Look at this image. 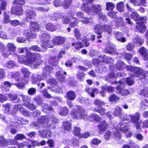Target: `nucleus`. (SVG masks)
<instances>
[{
	"mask_svg": "<svg viewBox=\"0 0 148 148\" xmlns=\"http://www.w3.org/2000/svg\"><path fill=\"white\" fill-rule=\"evenodd\" d=\"M73 134L75 136H78L80 134V129L77 127H75L74 128Z\"/></svg>",
	"mask_w": 148,
	"mask_h": 148,
	"instance_id": "6e6d98bb",
	"label": "nucleus"
},
{
	"mask_svg": "<svg viewBox=\"0 0 148 148\" xmlns=\"http://www.w3.org/2000/svg\"><path fill=\"white\" fill-rule=\"evenodd\" d=\"M131 18L136 21L139 20L140 19V17L136 12H134L131 14Z\"/></svg>",
	"mask_w": 148,
	"mask_h": 148,
	"instance_id": "49530a36",
	"label": "nucleus"
},
{
	"mask_svg": "<svg viewBox=\"0 0 148 148\" xmlns=\"http://www.w3.org/2000/svg\"><path fill=\"white\" fill-rule=\"evenodd\" d=\"M72 46H75V48L76 50H79V48H81L82 47V43L80 42H76L75 43H73L72 44Z\"/></svg>",
	"mask_w": 148,
	"mask_h": 148,
	"instance_id": "603ef678",
	"label": "nucleus"
},
{
	"mask_svg": "<svg viewBox=\"0 0 148 148\" xmlns=\"http://www.w3.org/2000/svg\"><path fill=\"white\" fill-rule=\"evenodd\" d=\"M99 58L100 61H102L103 62L108 63L111 61H110V60H112V58H108V57L105 56L104 55H102L99 56Z\"/></svg>",
	"mask_w": 148,
	"mask_h": 148,
	"instance_id": "2f4dec72",
	"label": "nucleus"
},
{
	"mask_svg": "<svg viewBox=\"0 0 148 148\" xmlns=\"http://www.w3.org/2000/svg\"><path fill=\"white\" fill-rule=\"evenodd\" d=\"M89 117L93 119L94 120L98 122L101 120V118L99 115L95 114H93L89 116Z\"/></svg>",
	"mask_w": 148,
	"mask_h": 148,
	"instance_id": "4c0bfd02",
	"label": "nucleus"
},
{
	"mask_svg": "<svg viewBox=\"0 0 148 148\" xmlns=\"http://www.w3.org/2000/svg\"><path fill=\"white\" fill-rule=\"evenodd\" d=\"M25 135L20 134H17L14 137V139L16 140H21L25 138Z\"/></svg>",
	"mask_w": 148,
	"mask_h": 148,
	"instance_id": "680f3d73",
	"label": "nucleus"
},
{
	"mask_svg": "<svg viewBox=\"0 0 148 148\" xmlns=\"http://www.w3.org/2000/svg\"><path fill=\"white\" fill-rule=\"evenodd\" d=\"M116 49L112 46H109L106 47L104 49L105 52L111 54L114 53Z\"/></svg>",
	"mask_w": 148,
	"mask_h": 148,
	"instance_id": "7c9ffc66",
	"label": "nucleus"
},
{
	"mask_svg": "<svg viewBox=\"0 0 148 148\" xmlns=\"http://www.w3.org/2000/svg\"><path fill=\"white\" fill-rule=\"evenodd\" d=\"M9 75L11 76L12 78H14L16 79V81L17 82L19 81V79L18 77L20 76V74L18 72H16L13 73L12 72H10L8 73Z\"/></svg>",
	"mask_w": 148,
	"mask_h": 148,
	"instance_id": "a18cd8bd",
	"label": "nucleus"
},
{
	"mask_svg": "<svg viewBox=\"0 0 148 148\" xmlns=\"http://www.w3.org/2000/svg\"><path fill=\"white\" fill-rule=\"evenodd\" d=\"M70 20L71 21L70 22L69 25L71 27H74L77 26L79 22V21L77 18L72 17V19H70Z\"/></svg>",
	"mask_w": 148,
	"mask_h": 148,
	"instance_id": "cd10ccee",
	"label": "nucleus"
},
{
	"mask_svg": "<svg viewBox=\"0 0 148 148\" xmlns=\"http://www.w3.org/2000/svg\"><path fill=\"white\" fill-rule=\"evenodd\" d=\"M114 34L115 37L118 41L122 42H126V39L125 37H123V33L121 32H115Z\"/></svg>",
	"mask_w": 148,
	"mask_h": 148,
	"instance_id": "ddd939ff",
	"label": "nucleus"
},
{
	"mask_svg": "<svg viewBox=\"0 0 148 148\" xmlns=\"http://www.w3.org/2000/svg\"><path fill=\"white\" fill-rule=\"evenodd\" d=\"M93 110L95 112L99 113L101 115H103L105 114V109L104 108L101 107V106L100 107V108H95L94 110Z\"/></svg>",
	"mask_w": 148,
	"mask_h": 148,
	"instance_id": "72a5a7b5",
	"label": "nucleus"
},
{
	"mask_svg": "<svg viewBox=\"0 0 148 148\" xmlns=\"http://www.w3.org/2000/svg\"><path fill=\"white\" fill-rule=\"evenodd\" d=\"M23 105L31 110H34L36 108V106L33 103H30L29 102L27 103L23 104Z\"/></svg>",
	"mask_w": 148,
	"mask_h": 148,
	"instance_id": "473e14b6",
	"label": "nucleus"
},
{
	"mask_svg": "<svg viewBox=\"0 0 148 148\" xmlns=\"http://www.w3.org/2000/svg\"><path fill=\"white\" fill-rule=\"evenodd\" d=\"M140 114L139 113H136L134 115H130L131 121L135 125L137 130L141 129L140 124L141 121L140 120Z\"/></svg>",
	"mask_w": 148,
	"mask_h": 148,
	"instance_id": "39448f33",
	"label": "nucleus"
},
{
	"mask_svg": "<svg viewBox=\"0 0 148 148\" xmlns=\"http://www.w3.org/2000/svg\"><path fill=\"white\" fill-rule=\"evenodd\" d=\"M137 23L136 27L138 30L141 33L144 32L146 30V27L144 23H141L140 21L137 22Z\"/></svg>",
	"mask_w": 148,
	"mask_h": 148,
	"instance_id": "5701e85b",
	"label": "nucleus"
},
{
	"mask_svg": "<svg viewBox=\"0 0 148 148\" xmlns=\"http://www.w3.org/2000/svg\"><path fill=\"white\" fill-rule=\"evenodd\" d=\"M6 49L5 45L0 42V51L2 53V56L4 58H7L11 54V52H6Z\"/></svg>",
	"mask_w": 148,
	"mask_h": 148,
	"instance_id": "9b49d317",
	"label": "nucleus"
},
{
	"mask_svg": "<svg viewBox=\"0 0 148 148\" xmlns=\"http://www.w3.org/2000/svg\"><path fill=\"white\" fill-rule=\"evenodd\" d=\"M41 40L42 41L41 46L45 48H50V44L52 43V41H50V36L46 33H43L40 37Z\"/></svg>",
	"mask_w": 148,
	"mask_h": 148,
	"instance_id": "20e7f679",
	"label": "nucleus"
},
{
	"mask_svg": "<svg viewBox=\"0 0 148 148\" xmlns=\"http://www.w3.org/2000/svg\"><path fill=\"white\" fill-rule=\"evenodd\" d=\"M85 91L88 93L90 94L92 97H95L94 93L97 94L98 93V90L97 89L94 88H86L85 90Z\"/></svg>",
	"mask_w": 148,
	"mask_h": 148,
	"instance_id": "6ab92c4d",
	"label": "nucleus"
},
{
	"mask_svg": "<svg viewBox=\"0 0 148 148\" xmlns=\"http://www.w3.org/2000/svg\"><path fill=\"white\" fill-rule=\"evenodd\" d=\"M43 95L46 97L48 98H51V95L48 93L47 90L46 89H45L42 91Z\"/></svg>",
	"mask_w": 148,
	"mask_h": 148,
	"instance_id": "774afa93",
	"label": "nucleus"
},
{
	"mask_svg": "<svg viewBox=\"0 0 148 148\" xmlns=\"http://www.w3.org/2000/svg\"><path fill=\"white\" fill-rule=\"evenodd\" d=\"M46 28L47 30L51 32H53L57 29V26L51 23H48L46 25Z\"/></svg>",
	"mask_w": 148,
	"mask_h": 148,
	"instance_id": "b1692460",
	"label": "nucleus"
},
{
	"mask_svg": "<svg viewBox=\"0 0 148 148\" xmlns=\"http://www.w3.org/2000/svg\"><path fill=\"white\" fill-rule=\"evenodd\" d=\"M122 114V110L121 108L119 106L116 107L115 108L114 115L115 116H120Z\"/></svg>",
	"mask_w": 148,
	"mask_h": 148,
	"instance_id": "58836bf2",
	"label": "nucleus"
},
{
	"mask_svg": "<svg viewBox=\"0 0 148 148\" xmlns=\"http://www.w3.org/2000/svg\"><path fill=\"white\" fill-rule=\"evenodd\" d=\"M81 20V21L84 24H86L90 22H92L93 20L92 19L90 18L88 19L84 17V18Z\"/></svg>",
	"mask_w": 148,
	"mask_h": 148,
	"instance_id": "69168bd1",
	"label": "nucleus"
},
{
	"mask_svg": "<svg viewBox=\"0 0 148 148\" xmlns=\"http://www.w3.org/2000/svg\"><path fill=\"white\" fill-rule=\"evenodd\" d=\"M94 29L96 34H101L104 30L107 31L109 34L111 33L112 32L110 26L106 25L97 24L94 28Z\"/></svg>",
	"mask_w": 148,
	"mask_h": 148,
	"instance_id": "7ed1b4c3",
	"label": "nucleus"
},
{
	"mask_svg": "<svg viewBox=\"0 0 148 148\" xmlns=\"http://www.w3.org/2000/svg\"><path fill=\"white\" fill-rule=\"evenodd\" d=\"M116 9L118 11L120 12H123L124 9L123 2H121L118 3L116 5Z\"/></svg>",
	"mask_w": 148,
	"mask_h": 148,
	"instance_id": "e433bc0d",
	"label": "nucleus"
},
{
	"mask_svg": "<svg viewBox=\"0 0 148 148\" xmlns=\"http://www.w3.org/2000/svg\"><path fill=\"white\" fill-rule=\"evenodd\" d=\"M31 27L34 30L38 31L39 29V25L37 22L32 21L30 22Z\"/></svg>",
	"mask_w": 148,
	"mask_h": 148,
	"instance_id": "f704fd0d",
	"label": "nucleus"
},
{
	"mask_svg": "<svg viewBox=\"0 0 148 148\" xmlns=\"http://www.w3.org/2000/svg\"><path fill=\"white\" fill-rule=\"evenodd\" d=\"M23 34L27 38L33 39L36 37L34 32L29 29H25L23 31Z\"/></svg>",
	"mask_w": 148,
	"mask_h": 148,
	"instance_id": "1a4fd4ad",
	"label": "nucleus"
},
{
	"mask_svg": "<svg viewBox=\"0 0 148 148\" xmlns=\"http://www.w3.org/2000/svg\"><path fill=\"white\" fill-rule=\"evenodd\" d=\"M52 66H48L45 67L43 70V74L45 76L49 75L53 70Z\"/></svg>",
	"mask_w": 148,
	"mask_h": 148,
	"instance_id": "393cba45",
	"label": "nucleus"
},
{
	"mask_svg": "<svg viewBox=\"0 0 148 148\" xmlns=\"http://www.w3.org/2000/svg\"><path fill=\"white\" fill-rule=\"evenodd\" d=\"M106 9L108 10L112 11L115 7L114 4L112 2H107L106 3Z\"/></svg>",
	"mask_w": 148,
	"mask_h": 148,
	"instance_id": "37998d69",
	"label": "nucleus"
},
{
	"mask_svg": "<svg viewBox=\"0 0 148 148\" xmlns=\"http://www.w3.org/2000/svg\"><path fill=\"white\" fill-rule=\"evenodd\" d=\"M10 107V105L9 103H7L3 106V109L5 110L4 112L9 114H12V113L9 112Z\"/></svg>",
	"mask_w": 148,
	"mask_h": 148,
	"instance_id": "79ce46f5",
	"label": "nucleus"
},
{
	"mask_svg": "<svg viewBox=\"0 0 148 148\" xmlns=\"http://www.w3.org/2000/svg\"><path fill=\"white\" fill-rule=\"evenodd\" d=\"M51 134V132L50 131L48 130H43L42 132H39V135L41 137H46L49 138L50 137Z\"/></svg>",
	"mask_w": 148,
	"mask_h": 148,
	"instance_id": "aec40b11",
	"label": "nucleus"
},
{
	"mask_svg": "<svg viewBox=\"0 0 148 148\" xmlns=\"http://www.w3.org/2000/svg\"><path fill=\"white\" fill-rule=\"evenodd\" d=\"M10 23L11 25L14 26H16L21 24L20 21L16 19L14 20H11L10 21Z\"/></svg>",
	"mask_w": 148,
	"mask_h": 148,
	"instance_id": "052dcab7",
	"label": "nucleus"
},
{
	"mask_svg": "<svg viewBox=\"0 0 148 148\" xmlns=\"http://www.w3.org/2000/svg\"><path fill=\"white\" fill-rule=\"evenodd\" d=\"M58 61L55 56L51 57L49 60V63L52 65L56 66L58 63Z\"/></svg>",
	"mask_w": 148,
	"mask_h": 148,
	"instance_id": "a878e982",
	"label": "nucleus"
},
{
	"mask_svg": "<svg viewBox=\"0 0 148 148\" xmlns=\"http://www.w3.org/2000/svg\"><path fill=\"white\" fill-rule=\"evenodd\" d=\"M21 71L23 74L25 78H28L29 76L30 73L27 69L23 68L21 69Z\"/></svg>",
	"mask_w": 148,
	"mask_h": 148,
	"instance_id": "c756f323",
	"label": "nucleus"
},
{
	"mask_svg": "<svg viewBox=\"0 0 148 148\" xmlns=\"http://www.w3.org/2000/svg\"><path fill=\"white\" fill-rule=\"evenodd\" d=\"M34 100L36 101L38 104L39 105H41L42 103V100L41 97L39 96H37L34 97Z\"/></svg>",
	"mask_w": 148,
	"mask_h": 148,
	"instance_id": "e2e57ef3",
	"label": "nucleus"
},
{
	"mask_svg": "<svg viewBox=\"0 0 148 148\" xmlns=\"http://www.w3.org/2000/svg\"><path fill=\"white\" fill-rule=\"evenodd\" d=\"M11 11L12 13L17 15H20L22 14L23 10L21 7L14 5L12 7Z\"/></svg>",
	"mask_w": 148,
	"mask_h": 148,
	"instance_id": "9d476101",
	"label": "nucleus"
},
{
	"mask_svg": "<svg viewBox=\"0 0 148 148\" xmlns=\"http://www.w3.org/2000/svg\"><path fill=\"white\" fill-rule=\"evenodd\" d=\"M67 98L71 101L74 100L75 98L76 95L75 93L73 91L68 92L66 94Z\"/></svg>",
	"mask_w": 148,
	"mask_h": 148,
	"instance_id": "412c9836",
	"label": "nucleus"
},
{
	"mask_svg": "<svg viewBox=\"0 0 148 148\" xmlns=\"http://www.w3.org/2000/svg\"><path fill=\"white\" fill-rule=\"evenodd\" d=\"M23 108L21 104H16L13 108V112L16 113L18 110L20 111V110Z\"/></svg>",
	"mask_w": 148,
	"mask_h": 148,
	"instance_id": "864d4df0",
	"label": "nucleus"
},
{
	"mask_svg": "<svg viewBox=\"0 0 148 148\" xmlns=\"http://www.w3.org/2000/svg\"><path fill=\"white\" fill-rule=\"evenodd\" d=\"M15 65V62L13 61H10L7 62L6 64V66L8 68H11L14 67Z\"/></svg>",
	"mask_w": 148,
	"mask_h": 148,
	"instance_id": "4d7b16f0",
	"label": "nucleus"
},
{
	"mask_svg": "<svg viewBox=\"0 0 148 148\" xmlns=\"http://www.w3.org/2000/svg\"><path fill=\"white\" fill-rule=\"evenodd\" d=\"M90 9L92 11L98 14H99L101 12V7L100 5H92L91 6Z\"/></svg>",
	"mask_w": 148,
	"mask_h": 148,
	"instance_id": "2eb2a0df",
	"label": "nucleus"
},
{
	"mask_svg": "<svg viewBox=\"0 0 148 148\" xmlns=\"http://www.w3.org/2000/svg\"><path fill=\"white\" fill-rule=\"evenodd\" d=\"M94 104L95 105L98 106V107L100 108L101 106H103L105 103L102 101L96 99L94 101Z\"/></svg>",
	"mask_w": 148,
	"mask_h": 148,
	"instance_id": "3c124183",
	"label": "nucleus"
},
{
	"mask_svg": "<svg viewBox=\"0 0 148 148\" xmlns=\"http://www.w3.org/2000/svg\"><path fill=\"white\" fill-rule=\"evenodd\" d=\"M139 52L144 60H148L147 50L146 48L143 47H141L139 49Z\"/></svg>",
	"mask_w": 148,
	"mask_h": 148,
	"instance_id": "dca6fc26",
	"label": "nucleus"
},
{
	"mask_svg": "<svg viewBox=\"0 0 148 148\" xmlns=\"http://www.w3.org/2000/svg\"><path fill=\"white\" fill-rule=\"evenodd\" d=\"M130 121L129 119H125L121 123L119 124L117 126V129L121 131H122L126 133V136L127 137H130L132 135V133L128 131V127L126 125H124V124L127 123L128 122Z\"/></svg>",
	"mask_w": 148,
	"mask_h": 148,
	"instance_id": "423d86ee",
	"label": "nucleus"
},
{
	"mask_svg": "<svg viewBox=\"0 0 148 148\" xmlns=\"http://www.w3.org/2000/svg\"><path fill=\"white\" fill-rule=\"evenodd\" d=\"M20 96L22 98V101L23 102V104L28 103L31 101V97L27 95H21Z\"/></svg>",
	"mask_w": 148,
	"mask_h": 148,
	"instance_id": "ea45409f",
	"label": "nucleus"
},
{
	"mask_svg": "<svg viewBox=\"0 0 148 148\" xmlns=\"http://www.w3.org/2000/svg\"><path fill=\"white\" fill-rule=\"evenodd\" d=\"M85 76V75L84 73L83 72H79L76 75L77 78L81 81L83 80V78Z\"/></svg>",
	"mask_w": 148,
	"mask_h": 148,
	"instance_id": "13d9d810",
	"label": "nucleus"
},
{
	"mask_svg": "<svg viewBox=\"0 0 148 148\" xmlns=\"http://www.w3.org/2000/svg\"><path fill=\"white\" fill-rule=\"evenodd\" d=\"M125 66L124 63L121 60L118 61L116 63L115 68L118 70H121L123 69Z\"/></svg>",
	"mask_w": 148,
	"mask_h": 148,
	"instance_id": "bb28decb",
	"label": "nucleus"
},
{
	"mask_svg": "<svg viewBox=\"0 0 148 148\" xmlns=\"http://www.w3.org/2000/svg\"><path fill=\"white\" fill-rule=\"evenodd\" d=\"M4 17L3 20V22L5 24H7L9 22H10V20L9 19V17L8 15L5 12H4Z\"/></svg>",
	"mask_w": 148,
	"mask_h": 148,
	"instance_id": "09e8293b",
	"label": "nucleus"
},
{
	"mask_svg": "<svg viewBox=\"0 0 148 148\" xmlns=\"http://www.w3.org/2000/svg\"><path fill=\"white\" fill-rule=\"evenodd\" d=\"M36 92V88H31L28 89L27 92L29 95H32L35 94Z\"/></svg>",
	"mask_w": 148,
	"mask_h": 148,
	"instance_id": "bf43d9fd",
	"label": "nucleus"
},
{
	"mask_svg": "<svg viewBox=\"0 0 148 148\" xmlns=\"http://www.w3.org/2000/svg\"><path fill=\"white\" fill-rule=\"evenodd\" d=\"M66 75V73L62 70H60L57 72L56 74V76L57 79L60 82H64L65 79V77L63 75Z\"/></svg>",
	"mask_w": 148,
	"mask_h": 148,
	"instance_id": "f8f14e48",
	"label": "nucleus"
},
{
	"mask_svg": "<svg viewBox=\"0 0 148 148\" xmlns=\"http://www.w3.org/2000/svg\"><path fill=\"white\" fill-rule=\"evenodd\" d=\"M31 81L32 84H36L37 82L43 80V78L41 75H33L31 76Z\"/></svg>",
	"mask_w": 148,
	"mask_h": 148,
	"instance_id": "4468645a",
	"label": "nucleus"
},
{
	"mask_svg": "<svg viewBox=\"0 0 148 148\" xmlns=\"http://www.w3.org/2000/svg\"><path fill=\"white\" fill-rule=\"evenodd\" d=\"M42 111L43 112L45 111V110H47L49 111H53V110L52 107L50 105H48L47 104L45 103L42 105Z\"/></svg>",
	"mask_w": 148,
	"mask_h": 148,
	"instance_id": "a19ab883",
	"label": "nucleus"
},
{
	"mask_svg": "<svg viewBox=\"0 0 148 148\" xmlns=\"http://www.w3.org/2000/svg\"><path fill=\"white\" fill-rule=\"evenodd\" d=\"M127 70L134 72L136 75V76L140 77L141 79L145 77V71L140 67H133L131 66H127L126 67Z\"/></svg>",
	"mask_w": 148,
	"mask_h": 148,
	"instance_id": "f03ea898",
	"label": "nucleus"
},
{
	"mask_svg": "<svg viewBox=\"0 0 148 148\" xmlns=\"http://www.w3.org/2000/svg\"><path fill=\"white\" fill-rule=\"evenodd\" d=\"M116 90L118 93L123 96H125L129 94V92L127 90L122 88L119 86L117 87Z\"/></svg>",
	"mask_w": 148,
	"mask_h": 148,
	"instance_id": "a211bd4d",
	"label": "nucleus"
},
{
	"mask_svg": "<svg viewBox=\"0 0 148 148\" xmlns=\"http://www.w3.org/2000/svg\"><path fill=\"white\" fill-rule=\"evenodd\" d=\"M108 124L105 121H103L98 126L99 130L101 132H103L108 128Z\"/></svg>",
	"mask_w": 148,
	"mask_h": 148,
	"instance_id": "f3484780",
	"label": "nucleus"
},
{
	"mask_svg": "<svg viewBox=\"0 0 148 148\" xmlns=\"http://www.w3.org/2000/svg\"><path fill=\"white\" fill-rule=\"evenodd\" d=\"M6 52L9 51L14 52L16 50V47L12 43H8L6 45Z\"/></svg>",
	"mask_w": 148,
	"mask_h": 148,
	"instance_id": "4be33fe9",
	"label": "nucleus"
},
{
	"mask_svg": "<svg viewBox=\"0 0 148 148\" xmlns=\"http://www.w3.org/2000/svg\"><path fill=\"white\" fill-rule=\"evenodd\" d=\"M62 14L59 13H53L50 15V17L53 21H56L59 18H61Z\"/></svg>",
	"mask_w": 148,
	"mask_h": 148,
	"instance_id": "c9c22d12",
	"label": "nucleus"
},
{
	"mask_svg": "<svg viewBox=\"0 0 148 148\" xmlns=\"http://www.w3.org/2000/svg\"><path fill=\"white\" fill-rule=\"evenodd\" d=\"M20 112L23 115L25 116H29L30 114L29 112L23 108L20 110Z\"/></svg>",
	"mask_w": 148,
	"mask_h": 148,
	"instance_id": "0e129e2a",
	"label": "nucleus"
},
{
	"mask_svg": "<svg viewBox=\"0 0 148 148\" xmlns=\"http://www.w3.org/2000/svg\"><path fill=\"white\" fill-rule=\"evenodd\" d=\"M134 47V44L133 43H130L127 45L126 48L127 50L131 51L133 49Z\"/></svg>",
	"mask_w": 148,
	"mask_h": 148,
	"instance_id": "338daca9",
	"label": "nucleus"
},
{
	"mask_svg": "<svg viewBox=\"0 0 148 148\" xmlns=\"http://www.w3.org/2000/svg\"><path fill=\"white\" fill-rule=\"evenodd\" d=\"M0 143H1L2 146H7L9 145V142H8L6 140L2 137H0Z\"/></svg>",
	"mask_w": 148,
	"mask_h": 148,
	"instance_id": "5fc2aeb1",
	"label": "nucleus"
},
{
	"mask_svg": "<svg viewBox=\"0 0 148 148\" xmlns=\"http://www.w3.org/2000/svg\"><path fill=\"white\" fill-rule=\"evenodd\" d=\"M12 85V84L8 82H4L3 85L1 87V89L3 91H8L9 88Z\"/></svg>",
	"mask_w": 148,
	"mask_h": 148,
	"instance_id": "c85d7f7f",
	"label": "nucleus"
},
{
	"mask_svg": "<svg viewBox=\"0 0 148 148\" xmlns=\"http://www.w3.org/2000/svg\"><path fill=\"white\" fill-rule=\"evenodd\" d=\"M78 108L77 110H75L73 113V111L71 113L72 115L75 116V118L77 119H84L87 115L85 113L84 109L79 106H77Z\"/></svg>",
	"mask_w": 148,
	"mask_h": 148,
	"instance_id": "0eeeda50",
	"label": "nucleus"
},
{
	"mask_svg": "<svg viewBox=\"0 0 148 148\" xmlns=\"http://www.w3.org/2000/svg\"><path fill=\"white\" fill-rule=\"evenodd\" d=\"M40 54L34 53H28L26 55V60L24 59L25 56L22 55L18 57V61L21 63L25 64L36 69L40 64L42 60Z\"/></svg>",
	"mask_w": 148,
	"mask_h": 148,
	"instance_id": "f257e3e1",
	"label": "nucleus"
},
{
	"mask_svg": "<svg viewBox=\"0 0 148 148\" xmlns=\"http://www.w3.org/2000/svg\"><path fill=\"white\" fill-rule=\"evenodd\" d=\"M69 113V110L66 107H64L61 108V111L59 113L60 115L66 116Z\"/></svg>",
	"mask_w": 148,
	"mask_h": 148,
	"instance_id": "de8ad7c7",
	"label": "nucleus"
},
{
	"mask_svg": "<svg viewBox=\"0 0 148 148\" xmlns=\"http://www.w3.org/2000/svg\"><path fill=\"white\" fill-rule=\"evenodd\" d=\"M65 41V38L60 36L55 37L52 40V43L50 44L49 46L52 47L56 45H59L63 44Z\"/></svg>",
	"mask_w": 148,
	"mask_h": 148,
	"instance_id": "6e6552de",
	"label": "nucleus"
},
{
	"mask_svg": "<svg viewBox=\"0 0 148 148\" xmlns=\"http://www.w3.org/2000/svg\"><path fill=\"white\" fill-rule=\"evenodd\" d=\"M36 16V13L33 11L28 12L26 14L27 17L29 19H33Z\"/></svg>",
	"mask_w": 148,
	"mask_h": 148,
	"instance_id": "c03bdc74",
	"label": "nucleus"
},
{
	"mask_svg": "<svg viewBox=\"0 0 148 148\" xmlns=\"http://www.w3.org/2000/svg\"><path fill=\"white\" fill-rule=\"evenodd\" d=\"M64 129L67 130L69 131L71 129V124L68 122H65L63 124Z\"/></svg>",
	"mask_w": 148,
	"mask_h": 148,
	"instance_id": "8fccbe9b",
	"label": "nucleus"
}]
</instances>
